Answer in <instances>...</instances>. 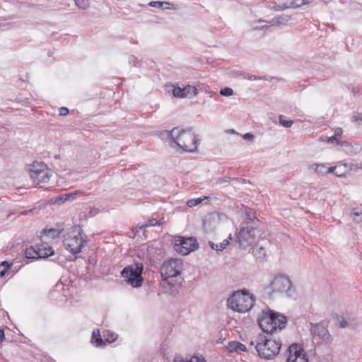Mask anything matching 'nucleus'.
<instances>
[{
	"label": "nucleus",
	"mask_w": 362,
	"mask_h": 362,
	"mask_svg": "<svg viewBox=\"0 0 362 362\" xmlns=\"http://www.w3.org/2000/svg\"><path fill=\"white\" fill-rule=\"evenodd\" d=\"M257 336L255 338V339L251 340L250 345L255 346V349L257 350Z\"/></svg>",
	"instance_id": "a18cd8bd"
},
{
	"label": "nucleus",
	"mask_w": 362,
	"mask_h": 362,
	"mask_svg": "<svg viewBox=\"0 0 362 362\" xmlns=\"http://www.w3.org/2000/svg\"><path fill=\"white\" fill-rule=\"evenodd\" d=\"M29 175L34 183H47L52 175V171L43 163H34L29 169Z\"/></svg>",
	"instance_id": "0eeeda50"
},
{
	"label": "nucleus",
	"mask_w": 362,
	"mask_h": 362,
	"mask_svg": "<svg viewBox=\"0 0 362 362\" xmlns=\"http://www.w3.org/2000/svg\"><path fill=\"white\" fill-rule=\"evenodd\" d=\"M313 0H291L290 3H284L282 5H276L271 8L276 11H281L291 7L296 8L300 7L303 4H307L312 2Z\"/></svg>",
	"instance_id": "2eb2a0df"
},
{
	"label": "nucleus",
	"mask_w": 362,
	"mask_h": 362,
	"mask_svg": "<svg viewBox=\"0 0 362 362\" xmlns=\"http://www.w3.org/2000/svg\"><path fill=\"white\" fill-rule=\"evenodd\" d=\"M229 245V240L228 239L224 240L220 245H218L219 251H222L223 249H225L228 245Z\"/></svg>",
	"instance_id": "58836bf2"
},
{
	"label": "nucleus",
	"mask_w": 362,
	"mask_h": 362,
	"mask_svg": "<svg viewBox=\"0 0 362 362\" xmlns=\"http://www.w3.org/2000/svg\"><path fill=\"white\" fill-rule=\"evenodd\" d=\"M289 355L287 362H308V358L303 346L298 344H293L288 347Z\"/></svg>",
	"instance_id": "9b49d317"
},
{
	"label": "nucleus",
	"mask_w": 362,
	"mask_h": 362,
	"mask_svg": "<svg viewBox=\"0 0 362 362\" xmlns=\"http://www.w3.org/2000/svg\"><path fill=\"white\" fill-rule=\"evenodd\" d=\"M327 142L329 144H334V142H337V144H339L337 138L334 135L330 137H328L327 139Z\"/></svg>",
	"instance_id": "a19ab883"
},
{
	"label": "nucleus",
	"mask_w": 362,
	"mask_h": 362,
	"mask_svg": "<svg viewBox=\"0 0 362 362\" xmlns=\"http://www.w3.org/2000/svg\"><path fill=\"white\" fill-rule=\"evenodd\" d=\"M348 171V166L346 164L339 163L338 165L331 167L330 173H333L337 177H345Z\"/></svg>",
	"instance_id": "6ab92c4d"
},
{
	"label": "nucleus",
	"mask_w": 362,
	"mask_h": 362,
	"mask_svg": "<svg viewBox=\"0 0 362 362\" xmlns=\"http://www.w3.org/2000/svg\"><path fill=\"white\" fill-rule=\"evenodd\" d=\"M309 169L317 175H325L330 173L331 167L323 163H313L309 166Z\"/></svg>",
	"instance_id": "a211bd4d"
},
{
	"label": "nucleus",
	"mask_w": 362,
	"mask_h": 362,
	"mask_svg": "<svg viewBox=\"0 0 362 362\" xmlns=\"http://www.w3.org/2000/svg\"><path fill=\"white\" fill-rule=\"evenodd\" d=\"M91 342L95 344L98 347L103 346L105 344L104 339L101 337L99 330H94L92 333Z\"/></svg>",
	"instance_id": "4be33fe9"
},
{
	"label": "nucleus",
	"mask_w": 362,
	"mask_h": 362,
	"mask_svg": "<svg viewBox=\"0 0 362 362\" xmlns=\"http://www.w3.org/2000/svg\"><path fill=\"white\" fill-rule=\"evenodd\" d=\"M69 114V110L68 108L65 107H62L59 109V115L61 116H66Z\"/></svg>",
	"instance_id": "ea45409f"
},
{
	"label": "nucleus",
	"mask_w": 362,
	"mask_h": 362,
	"mask_svg": "<svg viewBox=\"0 0 362 362\" xmlns=\"http://www.w3.org/2000/svg\"><path fill=\"white\" fill-rule=\"evenodd\" d=\"M264 22H266V21H264V20H259L258 21H254L252 23V29L253 30H267L270 27V25H258L259 23H264Z\"/></svg>",
	"instance_id": "cd10ccee"
},
{
	"label": "nucleus",
	"mask_w": 362,
	"mask_h": 362,
	"mask_svg": "<svg viewBox=\"0 0 362 362\" xmlns=\"http://www.w3.org/2000/svg\"><path fill=\"white\" fill-rule=\"evenodd\" d=\"M164 4L165 5H170V3L168 2H165V1H151L148 5L150 6H152V7H157V8H160L162 7Z\"/></svg>",
	"instance_id": "e433bc0d"
},
{
	"label": "nucleus",
	"mask_w": 362,
	"mask_h": 362,
	"mask_svg": "<svg viewBox=\"0 0 362 362\" xmlns=\"http://www.w3.org/2000/svg\"><path fill=\"white\" fill-rule=\"evenodd\" d=\"M143 269V264L136 262L125 267L122 269L121 275L124 278L125 281H127V282L133 287H139L141 286L143 282V278L141 276Z\"/></svg>",
	"instance_id": "423d86ee"
},
{
	"label": "nucleus",
	"mask_w": 362,
	"mask_h": 362,
	"mask_svg": "<svg viewBox=\"0 0 362 362\" xmlns=\"http://www.w3.org/2000/svg\"><path fill=\"white\" fill-rule=\"evenodd\" d=\"M39 259L46 258L54 254V250L45 243L36 244Z\"/></svg>",
	"instance_id": "f3484780"
},
{
	"label": "nucleus",
	"mask_w": 362,
	"mask_h": 362,
	"mask_svg": "<svg viewBox=\"0 0 362 362\" xmlns=\"http://www.w3.org/2000/svg\"><path fill=\"white\" fill-rule=\"evenodd\" d=\"M174 362H184V361L181 356H177L175 357Z\"/></svg>",
	"instance_id": "49530a36"
},
{
	"label": "nucleus",
	"mask_w": 362,
	"mask_h": 362,
	"mask_svg": "<svg viewBox=\"0 0 362 362\" xmlns=\"http://www.w3.org/2000/svg\"><path fill=\"white\" fill-rule=\"evenodd\" d=\"M269 288L273 293H284L288 297H293L295 293L291 280L283 275L276 276L271 282Z\"/></svg>",
	"instance_id": "6e6552de"
},
{
	"label": "nucleus",
	"mask_w": 362,
	"mask_h": 362,
	"mask_svg": "<svg viewBox=\"0 0 362 362\" xmlns=\"http://www.w3.org/2000/svg\"><path fill=\"white\" fill-rule=\"evenodd\" d=\"M287 323L286 317L272 310L263 311L258 319V324L264 334L257 335V352L259 357L272 359L279 353L281 342L269 338L274 332L281 330Z\"/></svg>",
	"instance_id": "f257e3e1"
},
{
	"label": "nucleus",
	"mask_w": 362,
	"mask_h": 362,
	"mask_svg": "<svg viewBox=\"0 0 362 362\" xmlns=\"http://www.w3.org/2000/svg\"><path fill=\"white\" fill-rule=\"evenodd\" d=\"M219 224V216L216 213H212L206 216L204 220V228L206 231L210 232L216 229Z\"/></svg>",
	"instance_id": "4468645a"
},
{
	"label": "nucleus",
	"mask_w": 362,
	"mask_h": 362,
	"mask_svg": "<svg viewBox=\"0 0 362 362\" xmlns=\"http://www.w3.org/2000/svg\"><path fill=\"white\" fill-rule=\"evenodd\" d=\"M165 134L184 151L192 153L197 150L199 139L191 129H184L175 127L170 131H167Z\"/></svg>",
	"instance_id": "f03ea898"
},
{
	"label": "nucleus",
	"mask_w": 362,
	"mask_h": 362,
	"mask_svg": "<svg viewBox=\"0 0 362 362\" xmlns=\"http://www.w3.org/2000/svg\"><path fill=\"white\" fill-rule=\"evenodd\" d=\"M37 251V245L27 248L25 251V257L28 259H39Z\"/></svg>",
	"instance_id": "5701e85b"
},
{
	"label": "nucleus",
	"mask_w": 362,
	"mask_h": 362,
	"mask_svg": "<svg viewBox=\"0 0 362 362\" xmlns=\"http://www.w3.org/2000/svg\"><path fill=\"white\" fill-rule=\"evenodd\" d=\"M197 89L194 86H187L184 88L173 86V95L175 98H192L197 94Z\"/></svg>",
	"instance_id": "ddd939ff"
},
{
	"label": "nucleus",
	"mask_w": 362,
	"mask_h": 362,
	"mask_svg": "<svg viewBox=\"0 0 362 362\" xmlns=\"http://www.w3.org/2000/svg\"><path fill=\"white\" fill-rule=\"evenodd\" d=\"M290 19L291 17L289 16L281 15L274 18L269 23L270 26L281 25L286 24Z\"/></svg>",
	"instance_id": "412c9836"
},
{
	"label": "nucleus",
	"mask_w": 362,
	"mask_h": 362,
	"mask_svg": "<svg viewBox=\"0 0 362 362\" xmlns=\"http://www.w3.org/2000/svg\"><path fill=\"white\" fill-rule=\"evenodd\" d=\"M351 119L353 122L358 123V125H361L362 123V112H358L354 115Z\"/></svg>",
	"instance_id": "f704fd0d"
},
{
	"label": "nucleus",
	"mask_w": 362,
	"mask_h": 362,
	"mask_svg": "<svg viewBox=\"0 0 362 362\" xmlns=\"http://www.w3.org/2000/svg\"><path fill=\"white\" fill-rule=\"evenodd\" d=\"M74 197V194H62L56 198L54 204L60 205V204L64 203L66 200H68L70 197Z\"/></svg>",
	"instance_id": "c85d7f7f"
},
{
	"label": "nucleus",
	"mask_w": 362,
	"mask_h": 362,
	"mask_svg": "<svg viewBox=\"0 0 362 362\" xmlns=\"http://www.w3.org/2000/svg\"><path fill=\"white\" fill-rule=\"evenodd\" d=\"M220 94L223 96H231L233 94V90L230 88H225L221 90Z\"/></svg>",
	"instance_id": "4c0bfd02"
},
{
	"label": "nucleus",
	"mask_w": 362,
	"mask_h": 362,
	"mask_svg": "<svg viewBox=\"0 0 362 362\" xmlns=\"http://www.w3.org/2000/svg\"><path fill=\"white\" fill-rule=\"evenodd\" d=\"M243 138L245 139H252L254 138V135L250 133H246L243 135Z\"/></svg>",
	"instance_id": "c03bdc74"
},
{
	"label": "nucleus",
	"mask_w": 362,
	"mask_h": 362,
	"mask_svg": "<svg viewBox=\"0 0 362 362\" xmlns=\"http://www.w3.org/2000/svg\"><path fill=\"white\" fill-rule=\"evenodd\" d=\"M350 217L353 221L362 226V212L354 209L350 213Z\"/></svg>",
	"instance_id": "b1692460"
},
{
	"label": "nucleus",
	"mask_w": 362,
	"mask_h": 362,
	"mask_svg": "<svg viewBox=\"0 0 362 362\" xmlns=\"http://www.w3.org/2000/svg\"><path fill=\"white\" fill-rule=\"evenodd\" d=\"M310 333L313 338L320 339L325 344H329L332 341V338L327 329V325L325 323H311Z\"/></svg>",
	"instance_id": "9d476101"
},
{
	"label": "nucleus",
	"mask_w": 362,
	"mask_h": 362,
	"mask_svg": "<svg viewBox=\"0 0 362 362\" xmlns=\"http://www.w3.org/2000/svg\"><path fill=\"white\" fill-rule=\"evenodd\" d=\"M63 230H59L57 228H49L48 230H45V234L48 238L54 239L59 236L60 233L62 232Z\"/></svg>",
	"instance_id": "393cba45"
},
{
	"label": "nucleus",
	"mask_w": 362,
	"mask_h": 362,
	"mask_svg": "<svg viewBox=\"0 0 362 362\" xmlns=\"http://www.w3.org/2000/svg\"><path fill=\"white\" fill-rule=\"evenodd\" d=\"M4 339V332L0 329V342H1Z\"/></svg>",
	"instance_id": "de8ad7c7"
},
{
	"label": "nucleus",
	"mask_w": 362,
	"mask_h": 362,
	"mask_svg": "<svg viewBox=\"0 0 362 362\" xmlns=\"http://www.w3.org/2000/svg\"><path fill=\"white\" fill-rule=\"evenodd\" d=\"M107 333H103V337L105 338L104 341L112 343L115 341L117 338V334L115 332L107 331Z\"/></svg>",
	"instance_id": "bb28decb"
},
{
	"label": "nucleus",
	"mask_w": 362,
	"mask_h": 362,
	"mask_svg": "<svg viewBox=\"0 0 362 362\" xmlns=\"http://www.w3.org/2000/svg\"><path fill=\"white\" fill-rule=\"evenodd\" d=\"M255 236L254 228L243 227L238 235L237 241L240 247L245 248L247 246L252 244Z\"/></svg>",
	"instance_id": "f8f14e48"
},
{
	"label": "nucleus",
	"mask_w": 362,
	"mask_h": 362,
	"mask_svg": "<svg viewBox=\"0 0 362 362\" xmlns=\"http://www.w3.org/2000/svg\"><path fill=\"white\" fill-rule=\"evenodd\" d=\"M157 225H160V223L156 218H152V219L148 220L146 224L140 226L139 230H142L143 228H145L146 227L155 226Z\"/></svg>",
	"instance_id": "72a5a7b5"
},
{
	"label": "nucleus",
	"mask_w": 362,
	"mask_h": 362,
	"mask_svg": "<svg viewBox=\"0 0 362 362\" xmlns=\"http://www.w3.org/2000/svg\"><path fill=\"white\" fill-rule=\"evenodd\" d=\"M228 239H231V235H229Z\"/></svg>",
	"instance_id": "8fccbe9b"
},
{
	"label": "nucleus",
	"mask_w": 362,
	"mask_h": 362,
	"mask_svg": "<svg viewBox=\"0 0 362 362\" xmlns=\"http://www.w3.org/2000/svg\"><path fill=\"white\" fill-rule=\"evenodd\" d=\"M209 199L208 197H204L203 198H197V199H192L187 201V206L189 207H193L200 204L204 199Z\"/></svg>",
	"instance_id": "2f4dec72"
},
{
	"label": "nucleus",
	"mask_w": 362,
	"mask_h": 362,
	"mask_svg": "<svg viewBox=\"0 0 362 362\" xmlns=\"http://www.w3.org/2000/svg\"><path fill=\"white\" fill-rule=\"evenodd\" d=\"M174 249L182 255H188L198 248L197 239L193 237H175Z\"/></svg>",
	"instance_id": "1a4fd4ad"
},
{
	"label": "nucleus",
	"mask_w": 362,
	"mask_h": 362,
	"mask_svg": "<svg viewBox=\"0 0 362 362\" xmlns=\"http://www.w3.org/2000/svg\"><path fill=\"white\" fill-rule=\"evenodd\" d=\"M335 320L337 325L340 328L351 327L354 328L356 325V320L354 317H349L345 318L344 316L336 315Z\"/></svg>",
	"instance_id": "dca6fc26"
},
{
	"label": "nucleus",
	"mask_w": 362,
	"mask_h": 362,
	"mask_svg": "<svg viewBox=\"0 0 362 362\" xmlns=\"http://www.w3.org/2000/svg\"><path fill=\"white\" fill-rule=\"evenodd\" d=\"M343 133V130L341 128H337L334 130V136H335L337 138L339 137Z\"/></svg>",
	"instance_id": "79ce46f5"
},
{
	"label": "nucleus",
	"mask_w": 362,
	"mask_h": 362,
	"mask_svg": "<svg viewBox=\"0 0 362 362\" xmlns=\"http://www.w3.org/2000/svg\"><path fill=\"white\" fill-rule=\"evenodd\" d=\"M82 233V228L75 226L69 228L64 235V246L71 254L81 252L84 245L88 242L87 237L85 235H83Z\"/></svg>",
	"instance_id": "7ed1b4c3"
},
{
	"label": "nucleus",
	"mask_w": 362,
	"mask_h": 362,
	"mask_svg": "<svg viewBox=\"0 0 362 362\" xmlns=\"http://www.w3.org/2000/svg\"><path fill=\"white\" fill-rule=\"evenodd\" d=\"M241 76H243V78L247 79V80H250V81H252V80H262V79L267 80L266 76H257L250 74H247V73H244V74H241Z\"/></svg>",
	"instance_id": "7c9ffc66"
},
{
	"label": "nucleus",
	"mask_w": 362,
	"mask_h": 362,
	"mask_svg": "<svg viewBox=\"0 0 362 362\" xmlns=\"http://www.w3.org/2000/svg\"><path fill=\"white\" fill-rule=\"evenodd\" d=\"M245 212L248 221H252L255 218V212L252 209L246 208Z\"/></svg>",
	"instance_id": "c9c22d12"
},
{
	"label": "nucleus",
	"mask_w": 362,
	"mask_h": 362,
	"mask_svg": "<svg viewBox=\"0 0 362 362\" xmlns=\"http://www.w3.org/2000/svg\"><path fill=\"white\" fill-rule=\"evenodd\" d=\"M226 348L230 352H240L246 351V346L243 344L236 341H230Z\"/></svg>",
	"instance_id": "aec40b11"
},
{
	"label": "nucleus",
	"mask_w": 362,
	"mask_h": 362,
	"mask_svg": "<svg viewBox=\"0 0 362 362\" xmlns=\"http://www.w3.org/2000/svg\"><path fill=\"white\" fill-rule=\"evenodd\" d=\"M11 266L12 263H9L8 261L2 262L0 264V277L4 276Z\"/></svg>",
	"instance_id": "a878e982"
},
{
	"label": "nucleus",
	"mask_w": 362,
	"mask_h": 362,
	"mask_svg": "<svg viewBox=\"0 0 362 362\" xmlns=\"http://www.w3.org/2000/svg\"><path fill=\"white\" fill-rule=\"evenodd\" d=\"M255 298L245 291H237L228 299V306L231 310L239 313H245L253 306Z\"/></svg>",
	"instance_id": "20e7f679"
},
{
	"label": "nucleus",
	"mask_w": 362,
	"mask_h": 362,
	"mask_svg": "<svg viewBox=\"0 0 362 362\" xmlns=\"http://www.w3.org/2000/svg\"><path fill=\"white\" fill-rule=\"evenodd\" d=\"M209 246H210V247H211V249L215 250H216V251H218V252L219 251V250H218V249H219V247H218V245L214 244V243L213 242H211V241H209Z\"/></svg>",
	"instance_id": "37998d69"
},
{
	"label": "nucleus",
	"mask_w": 362,
	"mask_h": 362,
	"mask_svg": "<svg viewBox=\"0 0 362 362\" xmlns=\"http://www.w3.org/2000/svg\"><path fill=\"white\" fill-rule=\"evenodd\" d=\"M259 250V254H263L264 255V249L263 247H259L258 249Z\"/></svg>",
	"instance_id": "09e8293b"
},
{
	"label": "nucleus",
	"mask_w": 362,
	"mask_h": 362,
	"mask_svg": "<svg viewBox=\"0 0 362 362\" xmlns=\"http://www.w3.org/2000/svg\"><path fill=\"white\" fill-rule=\"evenodd\" d=\"M74 1L81 9H86L89 7V0H74Z\"/></svg>",
	"instance_id": "473e14b6"
},
{
	"label": "nucleus",
	"mask_w": 362,
	"mask_h": 362,
	"mask_svg": "<svg viewBox=\"0 0 362 362\" xmlns=\"http://www.w3.org/2000/svg\"><path fill=\"white\" fill-rule=\"evenodd\" d=\"M279 123L281 124V125H282L284 127H286V128L291 127L293 124V120L286 119L284 115H279Z\"/></svg>",
	"instance_id": "c756f323"
},
{
	"label": "nucleus",
	"mask_w": 362,
	"mask_h": 362,
	"mask_svg": "<svg viewBox=\"0 0 362 362\" xmlns=\"http://www.w3.org/2000/svg\"><path fill=\"white\" fill-rule=\"evenodd\" d=\"M183 270V262L180 259H170L165 261L160 268V273L162 277L168 281L169 284H173L175 278L180 276Z\"/></svg>",
	"instance_id": "39448f33"
}]
</instances>
